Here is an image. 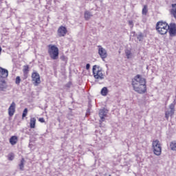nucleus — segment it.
<instances>
[{"label": "nucleus", "instance_id": "obj_30", "mask_svg": "<svg viewBox=\"0 0 176 176\" xmlns=\"http://www.w3.org/2000/svg\"><path fill=\"white\" fill-rule=\"evenodd\" d=\"M13 159H14V156H13V154H10L8 155L9 160H13Z\"/></svg>", "mask_w": 176, "mask_h": 176}, {"label": "nucleus", "instance_id": "obj_16", "mask_svg": "<svg viewBox=\"0 0 176 176\" xmlns=\"http://www.w3.org/2000/svg\"><path fill=\"white\" fill-rule=\"evenodd\" d=\"M174 112H175L174 110H170L165 112V118L167 120H168V118H170V116H173V115H174Z\"/></svg>", "mask_w": 176, "mask_h": 176}, {"label": "nucleus", "instance_id": "obj_14", "mask_svg": "<svg viewBox=\"0 0 176 176\" xmlns=\"http://www.w3.org/2000/svg\"><path fill=\"white\" fill-rule=\"evenodd\" d=\"M36 124V118L34 117L30 118V129H35Z\"/></svg>", "mask_w": 176, "mask_h": 176}, {"label": "nucleus", "instance_id": "obj_23", "mask_svg": "<svg viewBox=\"0 0 176 176\" xmlns=\"http://www.w3.org/2000/svg\"><path fill=\"white\" fill-rule=\"evenodd\" d=\"M137 38L138 41H141L144 39V34L142 33H140L138 36Z\"/></svg>", "mask_w": 176, "mask_h": 176}, {"label": "nucleus", "instance_id": "obj_2", "mask_svg": "<svg viewBox=\"0 0 176 176\" xmlns=\"http://www.w3.org/2000/svg\"><path fill=\"white\" fill-rule=\"evenodd\" d=\"M156 30L160 35H166L170 28L168 23L163 21H158L155 26Z\"/></svg>", "mask_w": 176, "mask_h": 176}, {"label": "nucleus", "instance_id": "obj_18", "mask_svg": "<svg viewBox=\"0 0 176 176\" xmlns=\"http://www.w3.org/2000/svg\"><path fill=\"white\" fill-rule=\"evenodd\" d=\"M170 14H172L173 16V17H175V19H176V4H173L172 5V9L170 10Z\"/></svg>", "mask_w": 176, "mask_h": 176}, {"label": "nucleus", "instance_id": "obj_7", "mask_svg": "<svg viewBox=\"0 0 176 176\" xmlns=\"http://www.w3.org/2000/svg\"><path fill=\"white\" fill-rule=\"evenodd\" d=\"M108 114V110L106 109H100L99 111V118L100 120V127H102V122H105V118H107V115Z\"/></svg>", "mask_w": 176, "mask_h": 176}, {"label": "nucleus", "instance_id": "obj_13", "mask_svg": "<svg viewBox=\"0 0 176 176\" xmlns=\"http://www.w3.org/2000/svg\"><path fill=\"white\" fill-rule=\"evenodd\" d=\"M125 56L128 60H130V58H134V54L131 53V50L126 49L125 50Z\"/></svg>", "mask_w": 176, "mask_h": 176}, {"label": "nucleus", "instance_id": "obj_24", "mask_svg": "<svg viewBox=\"0 0 176 176\" xmlns=\"http://www.w3.org/2000/svg\"><path fill=\"white\" fill-rule=\"evenodd\" d=\"M28 113V109L25 108L23 110V114H22V118H25L27 116V114Z\"/></svg>", "mask_w": 176, "mask_h": 176}, {"label": "nucleus", "instance_id": "obj_15", "mask_svg": "<svg viewBox=\"0 0 176 176\" xmlns=\"http://www.w3.org/2000/svg\"><path fill=\"white\" fill-rule=\"evenodd\" d=\"M93 17V14L89 11H85L84 13V18L87 21L90 20V18Z\"/></svg>", "mask_w": 176, "mask_h": 176}, {"label": "nucleus", "instance_id": "obj_5", "mask_svg": "<svg viewBox=\"0 0 176 176\" xmlns=\"http://www.w3.org/2000/svg\"><path fill=\"white\" fill-rule=\"evenodd\" d=\"M48 54L52 60H57L58 58V47L56 45H48Z\"/></svg>", "mask_w": 176, "mask_h": 176}, {"label": "nucleus", "instance_id": "obj_4", "mask_svg": "<svg viewBox=\"0 0 176 176\" xmlns=\"http://www.w3.org/2000/svg\"><path fill=\"white\" fill-rule=\"evenodd\" d=\"M92 72L94 78L96 80H102L104 79V74L102 73V69L96 65L93 66Z\"/></svg>", "mask_w": 176, "mask_h": 176}, {"label": "nucleus", "instance_id": "obj_26", "mask_svg": "<svg viewBox=\"0 0 176 176\" xmlns=\"http://www.w3.org/2000/svg\"><path fill=\"white\" fill-rule=\"evenodd\" d=\"M128 24L131 30H133V28L134 27V23L133 21H129Z\"/></svg>", "mask_w": 176, "mask_h": 176}, {"label": "nucleus", "instance_id": "obj_11", "mask_svg": "<svg viewBox=\"0 0 176 176\" xmlns=\"http://www.w3.org/2000/svg\"><path fill=\"white\" fill-rule=\"evenodd\" d=\"M14 112H16V103L14 102H12L8 108L9 116H13V115H14Z\"/></svg>", "mask_w": 176, "mask_h": 176}, {"label": "nucleus", "instance_id": "obj_22", "mask_svg": "<svg viewBox=\"0 0 176 176\" xmlns=\"http://www.w3.org/2000/svg\"><path fill=\"white\" fill-rule=\"evenodd\" d=\"M172 151H176V141H173L170 144Z\"/></svg>", "mask_w": 176, "mask_h": 176}, {"label": "nucleus", "instance_id": "obj_6", "mask_svg": "<svg viewBox=\"0 0 176 176\" xmlns=\"http://www.w3.org/2000/svg\"><path fill=\"white\" fill-rule=\"evenodd\" d=\"M152 148L153 153L156 156H160L162 155V144H160V141H159V140H155L153 141Z\"/></svg>", "mask_w": 176, "mask_h": 176}, {"label": "nucleus", "instance_id": "obj_8", "mask_svg": "<svg viewBox=\"0 0 176 176\" xmlns=\"http://www.w3.org/2000/svg\"><path fill=\"white\" fill-rule=\"evenodd\" d=\"M32 80L34 86H38L41 83V76L36 72L32 74Z\"/></svg>", "mask_w": 176, "mask_h": 176}, {"label": "nucleus", "instance_id": "obj_25", "mask_svg": "<svg viewBox=\"0 0 176 176\" xmlns=\"http://www.w3.org/2000/svg\"><path fill=\"white\" fill-rule=\"evenodd\" d=\"M20 82H21V78H20V76H16L15 79L16 85H20Z\"/></svg>", "mask_w": 176, "mask_h": 176}, {"label": "nucleus", "instance_id": "obj_32", "mask_svg": "<svg viewBox=\"0 0 176 176\" xmlns=\"http://www.w3.org/2000/svg\"><path fill=\"white\" fill-rule=\"evenodd\" d=\"M86 69H87V70L90 69V64L87 63L86 65Z\"/></svg>", "mask_w": 176, "mask_h": 176}, {"label": "nucleus", "instance_id": "obj_28", "mask_svg": "<svg viewBox=\"0 0 176 176\" xmlns=\"http://www.w3.org/2000/svg\"><path fill=\"white\" fill-rule=\"evenodd\" d=\"M169 109H170V111H175V105L173 103H171L169 105Z\"/></svg>", "mask_w": 176, "mask_h": 176}, {"label": "nucleus", "instance_id": "obj_1", "mask_svg": "<svg viewBox=\"0 0 176 176\" xmlns=\"http://www.w3.org/2000/svg\"><path fill=\"white\" fill-rule=\"evenodd\" d=\"M133 90L139 94L146 93V80L142 76L138 74L132 80Z\"/></svg>", "mask_w": 176, "mask_h": 176}, {"label": "nucleus", "instance_id": "obj_31", "mask_svg": "<svg viewBox=\"0 0 176 176\" xmlns=\"http://www.w3.org/2000/svg\"><path fill=\"white\" fill-rule=\"evenodd\" d=\"M39 122H41V123H45V118H39Z\"/></svg>", "mask_w": 176, "mask_h": 176}, {"label": "nucleus", "instance_id": "obj_12", "mask_svg": "<svg viewBox=\"0 0 176 176\" xmlns=\"http://www.w3.org/2000/svg\"><path fill=\"white\" fill-rule=\"evenodd\" d=\"M66 34H67V28L64 26L59 27V28L58 29V36L60 37L65 36Z\"/></svg>", "mask_w": 176, "mask_h": 176}, {"label": "nucleus", "instance_id": "obj_29", "mask_svg": "<svg viewBox=\"0 0 176 176\" xmlns=\"http://www.w3.org/2000/svg\"><path fill=\"white\" fill-rule=\"evenodd\" d=\"M60 60H62V61H65V63H67V58H66L65 56L63 55L62 56H60Z\"/></svg>", "mask_w": 176, "mask_h": 176}, {"label": "nucleus", "instance_id": "obj_20", "mask_svg": "<svg viewBox=\"0 0 176 176\" xmlns=\"http://www.w3.org/2000/svg\"><path fill=\"white\" fill-rule=\"evenodd\" d=\"M100 94L104 96H107L108 94V88L106 87H103L101 89Z\"/></svg>", "mask_w": 176, "mask_h": 176}, {"label": "nucleus", "instance_id": "obj_27", "mask_svg": "<svg viewBox=\"0 0 176 176\" xmlns=\"http://www.w3.org/2000/svg\"><path fill=\"white\" fill-rule=\"evenodd\" d=\"M29 67H28V65H27V66H24V68H23V73H25V74H28V71H29Z\"/></svg>", "mask_w": 176, "mask_h": 176}, {"label": "nucleus", "instance_id": "obj_19", "mask_svg": "<svg viewBox=\"0 0 176 176\" xmlns=\"http://www.w3.org/2000/svg\"><path fill=\"white\" fill-rule=\"evenodd\" d=\"M25 162V160L24 158H22L21 160L20 164H19V169L21 171H24V163Z\"/></svg>", "mask_w": 176, "mask_h": 176}, {"label": "nucleus", "instance_id": "obj_34", "mask_svg": "<svg viewBox=\"0 0 176 176\" xmlns=\"http://www.w3.org/2000/svg\"><path fill=\"white\" fill-rule=\"evenodd\" d=\"M67 87H69V84H67Z\"/></svg>", "mask_w": 176, "mask_h": 176}, {"label": "nucleus", "instance_id": "obj_17", "mask_svg": "<svg viewBox=\"0 0 176 176\" xmlns=\"http://www.w3.org/2000/svg\"><path fill=\"white\" fill-rule=\"evenodd\" d=\"M10 143L11 145H16L17 144V136H12L10 138Z\"/></svg>", "mask_w": 176, "mask_h": 176}, {"label": "nucleus", "instance_id": "obj_21", "mask_svg": "<svg viewBox=\"0 0 176 176\" xmlns=\"http://www.w3.org/2000/svg\"><path fill=\"white\" fill-rule=\"evenodd\" d=\"M142 13L144 16H146V14L148 13V6L146 5H144Z\"/></svg>", "mask_w": 176, "mask_h": 176}, {"label": "nucleus", "instance_id": "obj_10", "mask_svg": "<svg viewBox=\"0 0 176 176\" xmlns=\"http://www.w3.org/2000/svg\"><path fill=\"white\" fill-rule=\"evenodd\" d=\"M168 32L170 36H175L176 35V24L175 23H170L169 24Z\"/></svg>", "mask_w": 176, "mask_h": 176}, {"label": "nucleus", "instance_id": "obj_33", "mask_svg": "<svg viewBox=\"0 0 176 176\" xmlns=\"http://www.w3.org/2000/svg\"><path fill=\"white\" fill-rule=\"evenodd\" d=\"M1 52H2V47H0V56Z\"/></svg>", "mask_w": 176, "mask_h": 176}, {"label": "nucleus", "instance_id": "obj_3", "mask_svg": "<svg viewBox=\"0 0 176 176\" xmlns=\"http://www.w3.org/2000/svg\"><path fill=\"white\" fill-rule=\"evenodd\" d=\"M9 76V72L6 69L0 67V91H3L6 89V81L5 78Z\"/></svg>", "mask_w": 176, "mask_h": 176}, {"label": "nucleus", "instance_id": "obj_9", "mask_svg": "<svg viewBox=\"0 0 176 176\" xmlns=\"http://www.w3.org/2000/svg\"><path fill=\"white\" fill-rule=\"evenodd\" d=\"M98 54L102 60H104L108 57V53L107 52V50L102 47L101 45H98Z\"/></svg>", "mask_w": 176, "mask_h": 176}]
</instances>
